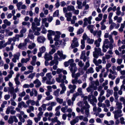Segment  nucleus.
Listing matches in <instances>:
<instances>
[{"label":"nucleus","instance_id":"43","mask_svg":"<svg viewBox=\"0 0 125 125\" xmlns=\"http://www.w3.org/2000/svg\"><path fill=\"white\" fill-rule=\"evenodd\" d=\"M115 75L111 74H109L108 77L109 78L111 79L114 80L116 78Z\"/></svg>","mask_w":125,"mask_h":125},{"label":"nucleus","instance_id":"13","mask_svg":"<svg viewBox=\"0 0 125 125\" xmlns=\"http://www.w3.org/2000/svg\"><path fill=\"white\" fill-rule=\"evenodd\" d=\"M31 28L32 30L34 31L36 30L37 31H39L41 30L40 28L37 27L36 25V24L34 22H32V23Z\"/></svg>","mask_w":125,"mask_h":125},{"label":"nucleus","instance_id":"35","mask_svg":"<svg viewBox=\"0 0 125 125\" xmlns=\"http://www.w3.org/2000/svg\"><path fill=\"white\" fill-rule=\"evenodd\" d=\"M67 9L68 11H73L74 10V7L72 5L68 6L67 7Z\"/></svg>","mask_w":125,"mask_h":125},{"label":"nucleus","instance_id":"24","mask_svg":"<svg viewBox=\"0 0 125 125\" xmlns=\"http://www.w3.org/2000/svg\"><path fill=\"white\" fill-rule=\"evenodd\" d=\"M94 50L99 55H104L103 53H102L101 50L99 48H94Z\"/></svg>","mask_w":125,"mask_h":125},{"label":"nucleus","instance_id":"2","mask_svg":"<svg viewBox=\"0 0 125 125\" xmlns=\"http://www.w3.org/2000/svg\"><path fill=\"white\" fill-rule=\"evenodd\" d=\"M66 57V55L63 54L62 51H58L57 52L54 54V60L56 61L59 60L60 61L61 59H64Z\"/></svg>","mask_w":125,"mask_h":125},{"label":"nucleus","instance_id":"40","mask_svg":"<svg viewBox=\"0 0 125 125\" xmlns=\"http://www.w3.org/2000/svg\"><path fill=\"white\" fill-rule=\"evenodd\" d=\"M36 46V45L34 43H32L30 45L28 46V48L30 49H32Z\"/></svg>","mask_w":125,"mask_h":125},{"label":"nucleus","instance_id":"50","mask_svg":"<svg viewBox=\"0 0 125 125\" xmlns=\"http://www.w3.org/2000/svg\"><path fill=\"white\" fill-rule=\"evenodd\" d=\"M114 96L115 99L116 100H117L119 97V96L117 92H114Z\"/></svg>","mask_w":125,"mask_h":125},{"label":"nucleus","instance_id":"57","mask_svg":"<svg viewBox=\"0 0 125 125\" xmlns=\"http://www.w3.org/2000/svg\"><path fill=\"white\" fill-rule=\"evenodd\" d=\"M74 75L73 77H72L73 78H76L78 79V78L80 76L81 74L80 73H78L75 74H74Z\"/></svg>","mask_w":125,"mask_h":125},{"label":"nucleus","instance_id":"37","mask_svg":"<svg viewBox=\"0 0 125 125\" xmlns=\"http://www.w3.org/2000/svg\"><path fill=\"white\" fill-rule=\"evenodd\" d=\"M30 60L29 58H26L25 59L22 58L21 60V62L22 63H26L28 62Z\"/></svg>","mask_w":125,"mask_h":125},{"label":"nucleus","instance_id":"38","mask_svg":"<svg viewBox=\"0 0 125 125\" xmlns=\"http://www.w3.org/2000/svg\"><path fill=\"white\" fill-rule=\"evenodd\" d=\"M78 94L77 93L74 94L73 95V97L72 98V101H74L76 98L78 96Z\"/></svg>","mask_w":125,"mask_h":125},{"label":"nucleus","instance_id":"39","mask_svg":"<svg viewBox=\"0 0 125 125\" xmlns=\"http://www.w3.org/2000/svg\"><path fill=\"white\" fill-rule=\"evenodd\" d=\"M41 28H42V30L41 31V33L45 34L47 32V31L46 29L44 28V26L43 25H42L41 26Z\"/></svg>","mask_w":125,"mask_h":125},{"label":"nucleus","instance_id":"62","mask_svg":"<svg viewBox=\"0 0 125 125\" xmlns=\"http://www.w3.org/2000/svg\"><path fill=\"white\" fill-rule=\"evenodd\" d=\"M120 100L123 102L124 107H125V99L124 97H121L120 98Z\"/></svg>","mask_w":125,"mask_h":125},{"label":"nucleus","instance_id":"21","mask_svg":"<svg viewBox=\"0 0 125 125\" xmlns=\"http://www.w3.org/2000/svg\"><path fill=\"white\" fill-rule=\"evenodd\" d=\"M93 62L96 66H98L102 63V61L100 59L97 61L96 59L94 58L93 60Z\"/></svg>","mask_w":125,"mask_h":125},{"label":"nucleus","instance_id":"26","mask_svg":"<svg viewBox=\"0 0 125 125\" xmlns=\"http://www.w3.org/2000/svg\"><path fill=\"white\" fill-rule=\"evenodd\" d=\"M41 18H39V19L37 18H35L34 19V21L36 23L37 26H39L40 25V22L41 21Z\"/></svg>","mask_w":125,"mask_h":125},{"label":"nucleus","instance_id":"12","mask_svg":"<svg viewBox=\"0 0 125 125\" xmlns=\"http://www.w3.org/2000/svg\"><path fill=\"white\" fill-rule=\"evenodd\" d=\"M46 39L43 36H39L38 37L37 40L38 42L40 43H43L45 41Z\"/></svg>","mask_w":125,"mask_h":125},{"label":"nucleus","instance_id":"46","mask_svg":"<svg viewBox=\"0 0 125 125\" xmlns=\"http://www.w3.org/2000/svg\"><path fill=\"white\" fill-rule=\"evenodd\" d=\"M41 117L38 116L37 117H35L34 118V119L35 123H37L38 121H40L41 119Z\"/></svg>","mask_w":125,"mask_h":125},{"label":"nucleus","instance_id":"61","mask_svg":"<svg viewBox=\"0 0 125 125\" xmlns=\"http://www.w3.org/2000/svg\"><path fill=\"white\" fill-rule=\"evenodd\" d=\"M57 104V103L55 102H50V106L52 107L53 108V107L56 106Z\"/></svg>","mask_w":125,"mask_h":125},{"label":"nucleus","instance_id":"14","mask_svg":"<svg viewBox=\"0 0 125 125\" xmlns=\"http://www.w3.org/2000/svg\"><path fill=\"white\" fill-rule=\"evenodd\" d=\"M30 41L29 38L27 37L26 39H25L24 42L22 44L21 43L20 44L18 47L20 49H21L22 48V47L23 46H25L27 44V43L29 42Z\"/></svg>","mask_w":125,"mask_h":125},{"label":"nucleus","instance_id":"16","mask_svg":"<svg viewBox=\"0 0 125 125\" xmlns=\"http://www.w3.org/2000/svg\"><path fill=\"white\" fill-rule=\"evenodd\" d=\"M68 88L70 89V92L71 93H73L74 91L76 86L75 85L69 84L68 86Z\"/></svg>","mask_w":125,"mask_h":125},{"label":"nucleus","instance_id":"27","mask_svg":"<svg viewBox=\"0 0 125 125\" xmlns=\"http://www.w3.org/2000/svg\"><path fill=\"white\" fill-rule=\"evenodd\" d=\"M122 104L120 102H117L116 104V105L117 108L118 110L121 109L122 108Z\"/></svg>","mask_w":125,"mask_h":125},{"label":"nucleus","instance_id":"6","mask_svg":"<svg viewBox=\"0 0 125 125\" xmlns=\"http://www.w3.org/2000/svg\"><path fill=\"white\" fill-rule=\"evenodd\" d=\"M122 111L121 109L117 110L113 112L114 114V118L115 119H117L121 117L123 115L121 114Z\"/></svg>","mask_w":125,"mask_h":125},{"label":"nucleus","instance_id":"56","mask_svg":"<svg viewBox=\"0 0 125 125\" xmlns=\"http://www.w3.org/2000/svg\"><path fill=\"white\" fill-rule=\"evenodd\" d=\"M60 36L59 35H55V37L54 38V40L56 41H59V38Z\"/></svg>","mask_w":125,"mask_h":125},{"label":"nucleus","instance_id":"20","mask_svg":"<svg viewBox=\"0 0 125 125\" xmlns=\"http://www.w3.org/2000/svg\"><path fill=\"white\" fill-rule=\"evenodd\" d=\"M49 33L47 34V37L48 38H51V37H52L51 36L52 35H54L55 34V32L52 30H49L48 31Z\"/></svg>","mask_w":125,"mask_h":125},{"label":"nucleus","instance_id":"33","mask_svg":"<svg viewBox=\"0 0 125 125\" xmlns=\"http://www.w3.org/2000/svg\"><path fill=\"white\" fill-rule=\"evenodd\" d=\"M60 90V89H57L53 93L54 95L57 97L59 96V92Z\"/></svg>","mask_w":125,"mask_h":125},{"label":"nucleus","instance_id":"29","mask_svg":"<svg viewBox=\"0 0 125 125\" xmlns=\"http://www.w3.org/2000/svg\"><path fill=\"white\" fill-rule=\"evenodd\" d=\"M93 111L94 112H96L97 111L98 113H99L102 111V109L101 108L99 107H98L97 108V107L95 106H94L93 108Z\"/></svg>","mask_w":125,"mask_h":125},{"label":"nucleus","instance_id":"9","mask_svg":"<svg viewBox=\"0 0 125 125\" xmlns=\"http://www.w3.org/2000/svg\"><path fill=\"white\" fill-rule=\"evenodd\" d=\"M72 42L73 43L71 44V46L73 48L79 46V45L77 38L74 37L72 41Z\"/></svg>","mask_w":125,"mask_h":125},{"label":"nucleus","instance_id":"58","mask_svg":"<svg viewBox=\"0 0 125 125\" xmlns=\"http://www.w3.org/2000/svg\"><path fill=\"white\" fill-rule=\"evenodd\" d=\"M59 15V11L58 10L55 11L54 13L53 16L54 17L57 16Z\"/></svg>","mask_w":125,"mask_h":125},{"label":"nucleus","instance_id":"8","mask_svg":"<svg viewBox=\"0 0 125 125\" xmlns=\"http://www.w3.org/2000/svg\"><path fill=\"white\" fill-rule=\"evenodd\" d=\"M26 31V28H23L20 31L21 34L20 35L16 34V41H19V38L23 37V33H25Z\"/></svg>","mask_w":125,"mask_h":125},{"label":"nucleus","instance_id":"1","mask_svg":"<svg viewBox=\"0 0 125 125\" xmlns=\"http://www.w3.org/2000/svg\"><path fill=\"white\" fill-rule=\"evenodd\" d=\"M52 78V74L51 73H47L46 76L42 78V82L44 83L46 80V83L48 85H51L54 84L55 81L54 79H52L51 81V79Z\"/></svg>","mask_w":125,"mask_h":125},{"label":"nucleus","instance_id":"45","mask_svg":"<svg viewBox=\"0 0 125 125\" xmlns=\"http://www.w3.org/2000/svg\"><path fill=\"white\" fill-rule=\"evenodd\" d=\"M78 92L76 93L78 94V95H81L83 93L82 91V89L81 88H79L77 90Z\"/></svg>","mask_w":125,"mask_h":125},{"label":"nucleus","instance_id":"31","mask_svg":"<svg viewBox=\"0 0 125 125\" xmlns=\"http://www.w3.org/2000/svg\"><path fill=\"white\" fill-rule=\"evenodd\" d=\"M94 71L92 67H90L89 68L88 70L86 72V73H87L89 74V73H94Z\"/></svg>","mask_w":125,"mask_h":125},{"label":"nucleus","instance_id":"47","mask_svg":"<svg viewBox=\"0 0 125 125\" xmlns=\"http://www.w3.org/2000/svg\"><path fill=\"white\" fill-rule=\"evenodd\" d=\"M124 25L123 24H121V26L119 29V31L121 32H122L123 31V29L125 28Z\"/></svg>","mask_w":125,"mask_h":125},{"label":"nucleus","instance_id":"49","mask_svg":"<svg viewBox=\"0 0 125 125\" xmlns=\"http://www.w3.org/2000/svg\"><path fill=\"white\" fill-rule=\"evenodd\" d=\"M87 40V42L90 44H93L94 42V40L92 39H90L89 38H88Z\"/></svg>","mask_w":125,"mask_h":125},{"label":"nucleus","instance_id":"3","mask_svg":"<svg viewBox=\"0 0 125 125\" xmlns=\"http://www.w3.org/2000/svg\"><path fill=\"white\" fill-rule=\"evenodd\" d=\"M93 19V17L92 16H91L88 18H85L83 20L84 22L83 23V27H85L87 26L89 24V25L92 23L91 20Z\"/></svg>","mask_w":125,"mask_h":125},{"label":"nucleus","instance_id":"55","mask_svg":"<svg viewBox=\"0 0 125 125\" xmlns=\"http://www.w3.org/2000/svg\"><path fill=\"white\" fill-rule=\"evenodd\" d=\"M27 37L31 39H33L34 38V36L31 33H29Z\"/></svg>","mask_w":125,"mask_h":125},{"label":"nucleus","instance_id":"60","mask_svg":"<svg viewBox=\"0 0 125 125\" xmlns=\"http://www.w3.org/2000/svg\"><path fill=\"white\" fill-rule=\"evenodd\" d=\"M58 121V117L56 116L51 119V121L52 123L57 122Z\"/></svg>","mask_w":125,"mask_h":125},{"label":"nucleus","instance_id":"41","mask_svg":"<svg viewBox=\"0 0 125 125\" xmlns=\"http://www.w3.org/2000/svg\"><path fill=\"white\" fill-rule=\"evenodd\" d=\"M56 99L57 102L60 104H62L63 102V100L62 99H61L59 97H57Z\"/></svg>","mask_w":125,"mask_h":125},{"label":"nucleus","instance_id":"32","mask_svg":"<svg viewBox=\"0 0 125 125\" xmlns=\"http://www.w3.org/2000/svg\"><path fill=\"white\" fill-rule=\"evenodd\" d=\"M90 64L89 62V61H88L87 62L85 63V66L83 68V70L85 71L86 70L87 68H88Z\"/></svg>","mask_w":125,"mask_h":125},{"label":"nucleus","instance_id":"51","mask_svg":"<svg viewBox=\"0 0 125 125\" xmlns=\"http://www.w3.org/2000/svg\"><path fill=\"white\" fill-rule=\"evenodd\" d=\"M35 74L36 73L35 72L33 73H31L29 74V75L28 76V77L29 78H31L32 79L33 78Z\"/></svg>","mask_w":125,"mask_h":125},{"label":"nucleus","instance_id":"15","mask_svg":"<svg viewBox=\"0 0 125 125\" xmlns=\"http://www.w3.org/2000/svg\"><path fill=\"white\" fill-rule=\"evenodd\" d=\"M65 16L67 18V20L68 21H70L71 20L72 14L71 12H66L65 14Z\"/></svg>","mask_w":125,"mask_h":125},{"label":"nucleus","instance_id":"64","mask_svg":"<svg viewBox=\"0 0 125 125\" xmlns=\"http://www.w3.org/2000/svg\"><path fill=\"white\" fill-rule=\"evenodd\" d=\"M53 98V97L51 95H50L46 97L45 99L46 100L49 101L52 100Z\"/></svg>","mask_w":125,"mask_h":125},{"label":"nucleus","instance_id":"18","mask_svg":"<svg viewBox=\"0 0 125 125\" xmlns=\"http://www.w3.org/2000/svg\"><path fill=\"white\" fill-rule=\"evenodd\" d=\"M33 83L35 84H36L35 86L36 88H39L42 84L41 82L38 79H36L34 80Z\"/></svg>","mask_w":125,"mask_h":125},{"label":"nucleus","instance_id":"48","mask_svg":"<svg viewBox=\"0 0 125 125\" xmlns=\"http://www.w3.org/2000/svg\"><path fill=\"white\" fill-rule=\"evenodd\" d=\"M81 48L82 49H83L85 47V41L84 40H81Z\"/></svg>","mask_w":125,"mask_h":125},{"label":"nucleus","instance_id":"30","mask_svg":"<svg viewBox=\"0 0 125 125\" xmlns=\"http://www.w3.org/2000/svg\"><path fill=\"white\" fill-rule=\"evenodd\" d=\"M94 26L93 25H90V24L87 27V28L90 31V32L91 33H92L93 32Z\"/></svg>","mask_w":125,"mask_h":125},{"label":"nucleus","instance_id":"10","mask_svg":"<svg viewBox=\"0 0 125 125\" xmlns=\"http://www.w3.org/2000/svg\"><path fill=\"white\" fill-rule=\"evenodd\" d=\"M84 104H85V113L86 115H88L89 114V109L90 106L87 101L85 100L84 101Z\"/></svg>","mask_w":125,"mask_h":125},{"label":"nucleus","instance_id":"4","mask_svg":"<svg viewBox=\"0 0 125 125\" xmlns=\"http://www.w3.org/2000/svg\"><path fill=\"white\" fill-rule=\"evenodd\" d=\"M9 87V92L12 95H13V98L14 99L16 98V95L14 93L15 90L14 87L13 86V84L10 82H9L8 83Z\"/></svg>","mask_w":125,"mask_h":125},{"label":"nucleus","instance_id":"44","mask_svg":"<svg viewBox=\"0 0 125 125\" xmlns=\"http://www.w3.org/2000/svg\"><path fill=\"white\" fill-rule=\"evenodd\" d=\"M22 3L21 2H20L17 3V8L19 10H21V6L22 5Z\"/></svg>","mask_w":125,"mask_h":125},{"label":"nucleus","instance_id":"11","mask_svg":"<svg viewBox=\"0 0 125 125\" xmlns=\"http://www.w3.org/2000/svg\"><path fill=\"white\" fill-rule=\"evenodd\" d=\"M44 58L46 61L52 60V57L51 55L49 53H48L47 52L45 53Z\"/></svg>","mask_w":125,"mask_h":125},{"label":"nucleus","instance_id":"17","mask_svg":"<svg viewBox=\"0 0 125 125\" xmlns=\"http://www.w3.org/2000/svg\"><path fill=\"white\" fill-rule=\"evenodd\" d=\"M14 121L16 122V116H10L8 120V123L10 124H12Z\"/></svg>","mask_w":125,"mask_h":125},{"label":"nucleus","instance_id":"34","mask_svg":"<svg viewBox=\"0 0 125 125\" xmlns=\"http://www.w3.org/2000/svg\"><path fill=\"white\" fill-rule=\"evenodd\" d=\"M105 99V97L104 96H99L98 98V100L99 102H103L104 100Z\"/></svg>","mask_w":125,"mask_h":125},{"label":"nucleus","instance_id":"52","mask_svg":"<svg viewBox=\"0 0 125 125\" xmlns=\"http://www.w3.org/2000/svg\"><path fill=\"white\" fill-rule=\"evenodd\" d=\"M74 101H72V102L70 99L68 100L67 101L68 105L69 106H70L72 105H73Z\"/></svg>","mask_w":125,"mask_h":125},{"label":"nucleus","instance_id":"42","mask_svg":"<svg viewBox=\"0 0 125 125\" xmlns=\"http://www.w3.org/2000/svg\"><path fill=\"white\" fill-rule=\"evenodd\" d=\"M93 55L94 57L96 59L97 58L99 57V55L97 52L95 51L93 52Z\"/></svg>","mask_w":125,"mask_h":125},{"label":"nucleus","instance_id":"28","mask_svg":"<svg viewBox=\"0 0 125 125\" xmlns=\"http://www.w3.org/2000/svg\"><path fill=\"white\" fill-rule=\"evenodd\" d=\"M58 61H56L54 60L51 61L49 63V65L50 66H52L54 64H58Z\"/></svg>","mask_w":125,"mask_h":125},{"label":"nucleus","instance_id":"7","mask_svg":"<svg viewBox=\"0 0 125 125\" xmlns=\"http://www.w3.org/2000/svg\"><path fill=\"white\" fill-rule=\"evenodd\" d=\"M62 75L61 74H59L58 75V77L56 78V81L58 83H64V80L66 79V76L64 75L62 76Z\"/></svg>","mask_w":125,"mask_h":125},{"label":"nucleus","instance_id":"22","mask_svg":"<svg viewBox=\"0 0 125 125\" xmlns=\"http://www.w3.org/2000/svg\"><path fill=\"white\" fill-rule=\"evenodd\" d=\"M79 121V119L78 118V116L76 117L75 118L73 119L72 121L70 122V124L71 125H74V124L78 122Z\"/></svg>","mask_w":125,"mask_h":125},{"label":"nucleus","instance_id":"5","mask_svg":"<svg viewBox=\"0 0 125 125\" xmlns=\"http://www.w3.org/2000/svg\"><path fill=\"white\" fill-rule=\"evenodd\" d=\"M88 100L90 102L93 106H95L96 104L94 102L96 103L97 102V100L96 98L93 94L89 95L88 97Z\"/></svg>","mask_w":125,"mask_h":125},{"label":"nucleus","instance_id":"19","mask_svg":"<svg viewBox=\"0 0 125 125\" xmlns=\"http://www.w3.org/2000/svg\"><path fill=\"white\" fill-rule=\"evenodd\" d=\"M60 86L62 88V90L61 91L60 93L62 94L64 93L66 90V88L64 83H61L60 84Z\"/></svg>","mask_w":125,"mask_h":125},{"label":"nucleus","instance_id":"63","mask_svg":"<svg viewBox=\"0 0 125 125\" xmlns=\"http://www.w3.org/2000/svg\"><path fill=\"white\" fill-rule=\"evenodd\" d=\"M84 31L83 29L81 28L79 29L77 32V34H80L83 33Z\"/></svg>","mask_w":125,"mask_h":125},{"label":"nucleus","instance_id":"23","mask_svg":"<svg viewBox=\"0 0 125 125\" xmlns=\"http://www.w3.org/2000/svg\"><path fill=\"white\" fill-rule=\"evenodd\" d=\"M109 42L108 40L107 39H104V42L103 46H104V47L108 49V45L109 44Z\"/></svg>","mask_w":125,"mask_h":125},{"label":"nucleus","instance_id":"53","mask_svg":"<svg viewBox=\"0 0 125 125\" xmlns=\"http://www.w3.org/2000/svg\"><path fill=\"white\" fill-rule=\"evenodd\" d=\"M46 50V49L45 47L44 46H42L40 48V52L42 53H43L44 52H45Z\"/></svg>","mask_w":125,"mask_h":125},{"label":"nucleus","instance_id":"59","mask_svg":"<svg viewBox=\"0 0 125 125\" xmlns=\"http://www.w3.org/2000/svg\"><path fill=\"white\" fill-rule=\"evenodd\" d=\"M89 38L87 36L86 33H84L83 36V39L82 40H84V41L86 39L87 40V39Z\"/></svg>","mask_w":125,"mask_h":125},{"label":"nucleus","instance_id":"25","mask_svg":"<svg viewBox=\"0 0 125 125\" xmlns=\"http://www.w3.org/2000/svg\"><path fill=\"white\" fill-rule=\"evenodd\" d=\"M13 41L14 43L16 41V37H13V38H9L8 39V41L6 43L7 44H10L11 43V42Z\"/></svg>","mask_w":125,"mask_h":125},{"label":"nucleus","instance_id":"36","mask_svg":"<svg viewBox=\"0 0 125 125\" xmlns=\"http://www.w3.org/2000/svg\"><path fill=\"white\" fill-rule=\"evenodd\" d=\"M76 67H71L70 70L72 73V77H73L74 73L75 72Z\"/></svg>","mask_w":125,"mask_h":125},{"label":"nucleus","instance_id":"54","mask_svg":"<svg viewBox=\"0 0 125 125\" xmlns=\"http://www.w3.org/2000/svg\"><path fill=\"white\" fill-rule=\"evenodd\" d=\"M3 22L4 24H6L8 26H10L11 24L10 22L8 21V20L6 19L4 20Z\"/></svg>","mask_w":125,"mask_h":125}]
</instances>
